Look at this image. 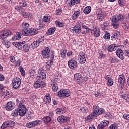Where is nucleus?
<instances>
[{"label":"nucleus","instance_id":"obj_1","mask_svg":"<svg viewBox=\"0 0 129 129\" xmlns=\"http://www.w3.org/2000/svg\"><path fill=\"white\" fill-rule=\"evenodd\" d=\"M93 111L87 117V121H91L98 115H101L104 113V109L99 108V106L94 105L93 107Z\"/></svg>","mask_w":129,"mask_h":129},{"label":"nucleus","instance_id":"obj_2","mask_svg":"<svg viewBox=\"0 0 129 129\" xmlns=\"http://www.w3.org/2000/svg\"><path fill=\"white\" fill-rule=\"evenodd\" d=\"M112 26L115 29H117L119 27V21H123V16L121 14H119L117 16L111 17Z\"/></svg>","mask_w":129,"mask_h":129},{"label":"nucleus","instance_id":"obj_3","mask_svg":"<svg viewBox=\"0 0 129 129\" xmlns=\"http://www.w3.org/2000/svg\"><path fill=\"white\" fill-rule=\"evenodd\" d=\"M18 113L20 116L23 117L26 115L27 113V107L23 103L19 104L18 107Z\"/></svg>","mask_w":129,"mask_h":129},{"label":"nucleus","instance_id":"obj_4","mask_svg":"<svg viewBox=\"0 0 129 129\" xmlns=\"http://www.w3.org/2000/svg\"><path fill=\"white\" fill-rule=\"evenodd\" d=\"M40 124H42V121L37 120L27 123L26 127H28V128H32L33 127H36V126H38V125H40Z\"/></svg>","mask_w":129,"mask_h":129},{"label":"nucleus","instance_id":"obj_5","mask_svg":"<svg viewBox=\"0 0 129 129\" xmlns=\"http://www.w3.org/2000/svg\"><path fill=\"white\" fill-rule=\"evenodd\" d=\"M12 35V31L10 30H3L0 32V40H5L7 37H10Z\"/></svg>","mask_w":129,"mask_h":129},{"label":"nucleus","instance_id":"obj_6","mask_svg":"<svg viewBox=\"0 0 129 129\" xmlns=\"http://www.w3.org/2000/svg\"><path fill=\"white\" fill-rule=\"evenodd\" d=\"M58 96L59 97H68V96H70V91L68 89L60 90L58 92Z\"/></svg>","mask_w":129,"mask_h":129},{"label":"nucleus","instance_id":"obj_7","mask_svg":"<svg viewBox=\"0 0 129 129\" xmlns=\"http://www.w3.org/2000/svg\"><path fill=\"white\" fill-rule=\"evenodd\" d=\"M74 77L76 82H77L78 84H82L83 79L82 78V75H81V74L76 73L74 75Z\"/></svg>","mask_w":129,"mask_h":129},{"label":"nucleus","instance_id":"obj_8","mask_svg":"<svg viewBox=\"0 0 129 129\" xmlns=\"http://www.w3.org/2000/svg\"><path fill=\"white\" fill-rule=\"evenodd\" d=\"M50 52L51 50H50V47H46L44 50H43L42 51V55L43 58H44V59H49L50 56Z\"/></svg>","mask_w":129,"mask_h":129},{"label":"nucleus","instance_id":"obj_9","mask_svg":"<svg viewBox=\"0 0 129 129\" xmlns=\"http://www.w3.org/2000/svg\"><path fill=\"white\" fill-rule=\"evenodd\" d=\"M12 83L13 87L14 89H18V88L20 87V85H21V79L19 78H17L14 80Z\"/></svg>","mask_w":129,"mask_h":129},{"label":"nucleus","instance_id":"obj_10","mask_svg":"<svg viewBox=\"0 0 129 129\" xmlns=\"http://www.w3.org/2000/svg\"><path fill=\"white\" fill-rule=\"evenodd\" d=\"M34 88H39V87H45L46 83L42 81H37L35 82L33 85Z\"/></svg>","mask_w":129,"mask_h":129},{"label":"nucleus","instance_id":"obj_11","mask_svg":"<svg viewBox=\"0 0 129 129\" xmlns=\"http://www.w3.org/2000/svg\"><path fill=\"white\" fill-rule=\"evenodd\" d=\"M79 57L80 59H79V62L80 64H84L86 62V59L85 58V53L81 51L80 52Z\"/></svg>","mask_w":129,"mask_h":129},{"label":"nucleus","instance_id":"obj_12","mask_svg":"<svg viewBox=\"0 0 129 129\" xmlns=\"http://www.w3.org/2000/svg\"><path fill=\"white\" fill-rule=\"evenodd\" d=\"M68 65L71 69H74L77 67V61L75 60H70L68 61Z\"/></svg>","mask_w":129,"mask_h":129},{"label":"nucleus","instance_id":"obj_13","mask_svg":"<svg viewBox=\"0 0 129 129\" xmlns=\"http://www.w3.org/2000/svg\"><path fill=\"white\" fill-rule=\"evenodd\" d=\"M116 54L120 60H124V56H123V51L121 49L118 48L116 51Z\"/></svg>","mask_w":129,"mask_h":129},{"label":"nucleus","instance_id":"obj_14","mask_svg":"<svg viewBox=\"0 0 129 129\" xmlns=\"http://www.w3.org/2000/svg\"><path fill=\"white\" fill-rule=\"evenodd\" d=\"M15 107V105L12 101L8 102L7 105L5 106V109L6 110H13Z\"/></svg>","mask_w":129,"mask_h":129},{"label":"nucleus","instance_id":"obj_15","mask_svg":"<svg viewBox=\"0 0 129 129\" xmlns=\"http://www.w3.org/2000/svg\"><path fill=\"white\" fill-rule=\"evenodd\" d=\"M125 82V78L124 75H121L119 76L118 83H120L121 87H123V84Z\"/></svg>","mask_w":129,"mask_h":129},{"label":"nucleus","instance_id":"obj_16","mask_svg":"<svg viewBox=\"0 0 129 129\" xmlns=\"http://www.w3.org/2000/svg\"><path fill=\"white\" fill-rule=\"evenodd\" d=\"M82 34H88L91 31V29L88 28L86 25H82Z\"/></svg>","mask_w":129,"mask_h":129},{"label":"nucleus","instance_id":"obj_17","mask_svg":"<svg viewBox=\"0 0 129 129\" xmlns=\"http://www.w3.org/2000/svg\"><path fill=\"white\" fill-rule=\"evenodd\" d=\"M57 120L59 123H63L66 122L68 120L67 117L66 116H59L57 118Z\"/></svg>","mask_w":129,"mask_h":129},{"label":"nucleus","instance_id":"obj_18","mask_svg":"<svg viewBox=\"0 0 129 129\" xmlns=\"http://www.w3.org/2000/svg\"><path fill=\"white\" fill-rule=\"evenodd\" d=\"M57 114H63L66 112V108L63 106L62 108H58L56 109Z\"/></svg>","mask_w":129,"mask_h":129},{"label":"nucleus","instance_id":"obj_19","mask_svg":"<svg viewBox=\"0 0 129 129\" xmlns=\"http://www.w3.org/2000/svg\"><path fill=\"white\" fill-rule=\"evenodd\" d=\"M117 48H118V46L115 44H111L110 46H109L108 48V52H113L114 51H116V50H117Z\"/></svg>","mask_w":129,"mask_h":129},{"label":"nucleus","instance_id":"obj_20","mask_svg":"<svg viewBox=\"0 0 129 129\" xmlns=\"http://www.w3.org/2000/svg\"><path fill=\"white\" fill-rule=\"evenodd\" d=\"M44 101L45 103L49 104L51 103V95L47 94L44 98Z\"/></svg>","mask_w":129,"mask_h":129},{"label":"nucleus","instance_id":"obj_21","mask_svg":"<svg viewBox=\"0 0 129 129\" xmlns=\"http://www.w3.org/2000/svg\"><path fill=\"white\" fill-rule=\"evenodd\" d=\"M23 43H25V41L21 42H14L13 45L19 50H22V47H23Z\"/></svg>","mask_w":129,"mask_h":129},{"label":"nucleus","instance_id":"obj_22","mask_svg":"<svg viewBox=\"0 0 129 129\" xmlns=\"http://www.w3.org/2000/svg\"><path fill=\"white\" fill-rule=\"evenodd\" d=\"M22 49H23L25 52H29L30 51V45L28 44H26V42L24 41V43H23Z\"/></svg>","mask_w":129,"mask_h":129},{"label":"nucleus","instance_id":"obj_23","mask_svg":"<svg viewBox=\"0 0 129 129\" xmlns=\"http://www.w3.org/2000/svg\"><path fill=\"white\" fill-rule=\"evenodd\" d=\"M28 33L29 36H33V35H37L38 34L37 30L34 28H28Z\"/></svg>","mask_w":129,"mask_h":129},{"label":"nucleus","instance_id":"obj_24","mask_svg":"<svg viewBox=\"0 0 129 129\" xmlns=\"http://www.w3.org/2000/svg\"><path fill=\"white\" fill-rule=\"evenodd\" d=\"M91 31H92V33L94 34L95 37H99L100 36V31H99V29L94 28Z\"/></svg>","mask_w":129,"mask_h":129},{"label":"nucleus","instance_id":"obj_25","mask_svg":"<svg viewBox=\"0 0 129 129\" xmlns=\"http://www.w3.org/2000/svg\"><path fill=\"white\" fill-rule=\"evenodd\" d=\"M56 31V27H52L49 28L46 32V34L49 36L50 35H53Z\"/></svg>","mask_w":129,"mask_h":129},{"label":"nucleus","instance_id":"obj_26","mask_svg":"<svg viewBox=\"0 0 129 129\" xmlns=\"http://www.w3.org/2000/svg\"><path fill=\"white\" fill-rule=\"evenodd\" d=\"M90 12H91V7L90 6H87L83 10V12L84 14H85V15H88Z\"/></svg>","mask_w":129,"mask_h":129},{"label":"nucleus","instance_id":"obj_27","mask_svg":"<svg viewBox=\"0 0 129 129\" xmlns=\"http://www.w3.org/2000/svg\"><path fill=\"white\" fill-rule=\"evenodd\" d=\"M21 32L23 36H29V28H24Z\"/></svg>","mask_w":129,"mask_h":129},{"label":"nucleus","instance_id":"obj_28","mask_svg":"<svg viewBox=\"0 0 129 129\" xmlns=\"http://www.w3.org/2000/svg\"><path fill=\"white\" fill-rule=\"evenodd\" d=\"M42 120L45 123H48L52 120V118L50 116H46L42 119Z\"/></svg>","mask_w":129,"mask_h":129},{"label":"nucleus","instance_id":"obj_29","mask_svg":"<svg viewBox=\"0 0 129 129\" xmlns=\"http://www.w3.org/2000/svg\"><path fill=\"white\" fill-rule=\"evenodd\" d=\"M80 3V0H71L70 2V7H72L74 5H77Z\"/></svg>","mask_w":129,"mask_h":129},{"label":"nucleus","instance_id":"obj_30","mask_svg":"<svg viewBox=\"0 0 129 129\" xmlns=\"http://www.w3.org/2000/svg\"><path fill=\"white\" fill-rule=\"evenodd\" d=\"M81 27L80 26H78V25H75V33L76 34H79V33H81Z\"/></svg>","mask_w":129,"mask_h":129},{"label":"nucleus","instance_id":"obj_31","mask_svg":"<svg viewBox=\"0 0 129 129\" xmlns=\"http://www.w3.org/2000/svg\"><path fill=\"white\" fill-rule=\"evenodd\" d=\"M103 38L105 40H109L110 39V33L106 31L103 36Z\"/></svg>","mask_w":129,"mask_h":129},{"label":"nucleus","instance_id":"obj_32","mask_svg":"<svg viewBox=\"0 0 129 129\" xmlns=\"http://www.w3.org/2000/svg\"><path fill=\"white\" fill-rule=\"evenodd\" d=\"M110 61L111 63H118L119 62V60L115 58V57H110Z\"/></svg>","mask_w":129,"mask_h":129},{"label":"nucleus","instance_id":"obj_33","mask_svg":"<svg viewBox=\"0 0 129 129\" xmlns=\"http://www.w3.org/2000/svg\"><path fill=\"white\" fill-rule=\"evenodd\" d=\"M97 18L99 21H102L104 19V16H103V14L99 13L97 15Z\"/></svg>","mask_w":129,"mask_h":129},{"label":"nucleus","instance_id":"obj_34","mask_svg":"<svg viewBox=\"0 0 129 129\" xmlns=\"http://www.w3.org/2000/svg\"><path fill=\"white\" fill-rule=\"evenodd\" d=\"M12 115L13 116H18L19 115V110L17 108V109H16L15 110H13L12 113Z\"/></svg>","mask_w":129,"mask_h":129},{"label":"nucleus","instance_id":"obj_35","mask_svg":"<svg viewBox=\"0 0 129 129\" xmlns=\"http://www.w3.org/2000/svg\"><path fill=\"white\" fill-rule=\"evenodd\" d=\"M38 77H39V78H41V79H42V80L45 79V78H46V73L41 72L39 73V76H38Z\"/></svg>","mask_w":129,"mask_h":129},{"label":"nucleus","instance_id":"obj_36","mask_svg":"<svg viewBox=\"0 0 129 129\" xmlns=\"http://www.w3.org/2000/svg\"><path fill=\"white\" fill-rule=\"evenodd\" d=\"M100 123L102 124V125L104 127L106 128V126H108L109 122L107 120H104V121H102Z\"/></svg>","mask_w":129,"mask_h":129},{"label":"nucleus","instance_id":"obj_37","mask_svg":"<svg viewBox=\"0 0 129 129\" xmlns=\"http://www.w3.org/2000/svg\"><path fill=\"white\" fill-rule=\"evenodd\" d=\"M50 16L49 14H48L47 15V16H44V18H43L44 22H45V23H47V22H49L50 20Z\"/></svg>","mask_w":129,"mask_h":129},{"label":"nucleus","instance_id":"obj_38","mask_svg":"<svg viewBox=\"0 0 129 129\" xmlns=\"http://www.w3.org/2000/svg\"><path fill=\"white\" fill-rule=\"evenodd\" d=\"M21 14L23 15V17H24L25 18H29V17H30V13L29 12H26L25 11H22L21 12Z\"/></svg>","mask_w":129,"mask_h":129},{"label":"nucleus","instance_id":"obj_39","mask_svg":"<svg viewBox=\"0 0 129 129\" xmlns=\"http://www.w3.org/2000/svg\"><path fill=\"white\" fill-rule=\"evenodd\" d=\"M19 5H20L21 7H27V3L23 0H20L19 2Z\"/></svg>","mask_w":129,"mask_h":129},{"label":"nucleus","instance_id":"obj_40","mask_svg":"<svg viewBox=\"0 0 129 129\" xmlns=\"http://www.w3.org/2000/svg\"><path fill=\"white\" fill-rule=\"evenodd\" d=\"M95 96L96 97H102L103 96H104V94H103V93H101L99 92H96L95 93Z\"/></svg>","mask_w":129,"mask_h":129},{"label":"nucleus","instance_id":"obj_41","mask_svg":"<svg viewBox=\"0 0 129 129\" xmlns=\"http://www.w3.org/2000/svg\"><path fill=\"white\" fill-rule=\"evenodd\" d=\"M3 44L6 47V48H10V46H11V43L8 41L4 40L3 42Z\"/></svg>","mask_w":129,"mask_h":129},{"label":"nucleus","instance_id":"obj_42","mask_svg":"<svg viewBox=\"0 0 129 129\" xmlns=\"http://www.w3.org/2000/svg\"><path fill=\"white\" fill-rule=\"evenodd\" d=\"M52 89L53 91H57L58 90V84H56V83H53L52 85Z\"/></svg>","mask_w":129,"mask_h":129},{"label":"nucleus","instance_id":"obj_43","mask_svg":"<svg viewBox=\"0 0 129 129\" xmlns=\"http://www.w3.org/2000/svg\"><path fill=\"white\" fill-rule=\"evenodd\" d=\"M19 70L21 73V75H22L23 76H25V75L26 74V71L24 70V68H23V67L22 66H20Z\"/></svg>","mask_w":129,"mask_h":129},{"label":"nucleus","instance_id":"obj_44","mask_svg":"<svg viewBox=\"0 0 129 129\" xmlns=\"http://www.w3.org/2000/svg\"><path fill=\"white\" fill-rule=\"evenodd\" d=\"M7 123L8 124V127H13V126H15V122L13 121H7Z\"/></svg>","mask_w":129,"mask_h":129},{"label":"nucleus","instance_id":"obj_45","mask_svg":"<svg viewBox=\"0 0 129 129\" xmlns=\"http://www.w3.org/2000/svg\"><path fill=\"white\" fill-rule=\"evenodd\" d=\"M113 83L114 82L112 78H110L108 79L107 83L108 86H112V85H113Z\"/></svg>","mask_w":129,"mask_h":129},{"label":"nucleus","instance_id":"obj_46","mask_svg":"<svg viewBox=\"0 0 129 129\" xmlns=\"http://www.w3.org/2000/svg\"><path fill=\"white\" fill-rule=\"evenodd\" d=\"M60 54H61L62 58H63V59H64V58L65 57H66V51L64 49H62L60 51Z\"/></svg>","mask_w":129,"mask_h":129},{"label":"nucleus","instance_id":"obj_47","mask_svg":"<svg viewBox=\"0 0 129 129\" xmlns=\"http://www.w3.org/2000/svg\"><path fill=\"white\" fill-rule=\"evenodd\" d=\"M7 127H9L8 122H4L1 126V128L5 129L7 128Z\"/></svg>","mask_w":129,"mask_h":129},{"label":"nucleus","instance_id":"obj_48","mask_svg":"<svg viewBox=\"0 0 129 129\" xmlns=\"http://www.w3.org/2000/svg\"><path fill=\"white\" fill-rule=\"evenodd\" d=\"M55 24L57 25V26H58V27H63L64 26V23L59 21H55Z\"/></svg>","mask_w":129,"mask_h":129},{"label":"nucleus","instance_id":"obj_49","mask_svg":"<svg viewBox=\"0 0 129 129\" xmlns=\"http://www.w3.org/2000/svg\"><path fill=\"white\" fill-rule=\"evenodd\" d=\"M117 124H111L110 127H109V129H117Z\"/></svg>","mask_w":129,"mask_h":129},{"label":"nucleus","instance_id":"obj_50","mask_svg":"<svg viewBox=\"0 0 129 129\" xmlns=\"http://www.w3.org/2000/svg\"><path fill=\"white\" fill-rule=\"evenodd\" d=\"M62 10L61 8L57 9L55 11L56 14L57 15H61L62 14Z\"/></svg>","mask_w":129,"mask_h":129},{"label":"nucleus","instance_id":"obj_51","mask_svg":"<svg viewBox=\"0 0 129 129\" xmlns=\"http://www.w3.org/2000/svg\"><path fill=\"white\" fill-rule=\"evenodd\" d=\"M88 109V108H87V107L86 108L85 107H82L80 108L81 111L84 113H85L86 112V111H87Z\"/></svg>","mask_w":129,"mask_h":129},{"label":"nucleus","instance_id":"obj_52","mask_svg":"<svg viewBox=\"0 0 129 129\" xmlns=\"http://www.w3.org/2000/svg\"><path fill=\"white\" fill-rule=\"evenodd\" d=\"M122 97L123 99H124L125 100H126L127 101V99H128V96L127 94H125L122 95Z\"/></svg>","mask_w":129,"mask_h":129},{"label":"nucleus","instance_id":"obj_53","mask_svg":"<svg viewBox=\"0 0 129 129\" xmlns=\"http://www.w3.org/2000/svg\"><path fill=\"white\" fill-rule=\"evenodd\" d=\"M53 83H55L56 84L60 83V79H59V78L55 77Z\"/></svg>","mask_w":129,"mask_h":129},{"label":"nucleus","instance_id":"obj_54","mask_svg":"<svg viewBox=\"0 0 129 129\" xmlns=\"http://www.w3.org/2000/svg\"><path fill=\"white\" fill-rule=\"evenodd\" d=\"M116 39H119L120 38V33L117 32L116 33H114Z\"/></svg>","mask_w":129,"mask_h":129},{"label":"nucleus","instance_id":"obj_55","mask_svg":"<svg viewBox=\"0 0 129 129\" xmlns=\"http://www.w3.org/2000/svg\"><path fill=\"white\" fill-rule=\"evenodd\" d=\"M119 6L121 7H123V5H124V3L123 2V0H118Z\"/></svg>","mask_w":129,"mask_h":129},{"label":"nucleus","instance_id":"obj_56","mask_svg":"<svg viewBox=\"0 0 129 129\" xmlns=\"http://www.w3.org/2000/svg\"><path fill=\"white\" fill-rule=\"evenodd\" d=\"M21 38H19V37L16 35H15L14 36L12 37V40L13 41H16V40H20Z\"/></svg>","mask_w":129,"mask_h":129},{"label":"nucleus","instance_id":"obj_57","mask_svg":"<svg viewBox=\"0 0 129 129\" xmlns=\"http://www.w3.org/2000/svg\"><path fill=\"white\" fill-rule=\"evenodd\" d=\"M123 118H124V119H126V120H129V114H124L123 115Z\"/></svg>","mask_w":129,"mask_h":129},{"label":"nucleus","instance_id":"obj_58","mask_svg":"<svg viewBox=\"0 0 129 129\" xmlns=\"http://www.w3.org/2000/svg\"><path fill=\"white\" fill-rule=\"evenodd\" d=\"M33 44H34L35 48H37V47H39L40 45L38 41L33 42Z\"/></svg>","mask_w":129,"mask_h":129},{"label":"nucleus","instance_id":"obj_59","mask_svg":"<svg viewBox=\"0 0 129 129\" xmlns=\"http://www.w3.org/2000/svg\"><path fill=\"white\" fill-rule=\"evenodd\" d=\"M97 129H106L101 123L98 125Z\"/></svg>","mask_w":129,"mask_h":129},{"label":"nucleus","instance_id":"obj_60","mask_svg":"<svg viewBox=\"0 0 129 129\" xmlns=\"http://www.w3.org/2000/svg\"><path fill=\"white\" fill-rule=\"evenodd\" d=\"M15 9L16 10V11H20V10H22V7L20 5H17L15 6Z\"/></svg>","mask_w":129,"mask_h":129},{"label":"nucleus","instance_id":"obj_61","mask_svg":"<svg viewBox=\"0 0 129 129\" xmlns=\"http://www.w3.org/2000/svg\"><path fill=\"white\" fill-rule=\"evenodd\" d=\"M85 107H87L88 109V108H89L90 107V103H88V102H85ZM87 106V107H86Z\"/></svg>","mask_w":129,"mask_h":129},{"label":"nucleus","instance_id":"obj_62","mask_svg":"<svg viewBox=\"0 0 129 129\" xmlns=\"http://www.w3.org/2000/svg\"><path fill=\"white\" fill-rule=\"evenodd\" d=\"M53 60H54V55H52L50 58V62H49L50 65H52V64H53Z\"/></svg>","mask_w":129,"mask_h":129},{"label":"nucleus","instance_id":"obj_63","mask_svg":"<svg viewBox=\"0 0 129 129\" xmlns=\"http://www.w3.org/2000/svg\"><path fill=\"white\" fill-rule=\"evenodd\" d=\"M99 55L100 58H101V59H102V58H103V57H105V54H103V53L101 52L99 53Z\"/></svg>","mask_w":129,"mask_h":129},{"label":"nucleus","instance_id":"obj_64","mask_svg":"<svg viewBox=\"0 0 129 129\" xmlns=\"http://www.w3.org/2000/svg\"><path fill=\"white\" fill-rule=\"evenodd\" d=\"M124 53L126 56H127V57H129V50H125L124 51Z\"/></svg>","mask_w":129,"mask_h":129}]
</instances>
